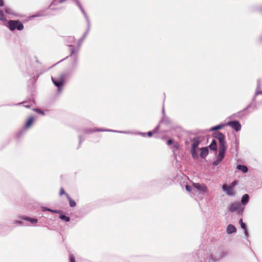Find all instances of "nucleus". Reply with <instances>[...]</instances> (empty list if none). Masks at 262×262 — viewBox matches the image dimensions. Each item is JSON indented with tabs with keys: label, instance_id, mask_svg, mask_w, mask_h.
<instances>
[{
	"label": "nucleus",
	"instance_id": "24",
	"mask_svg": "<svg viewBox=\"0 0 262 262\" xmlns=\"http://www.w3.org/2000/svg\"><path fill=\"white\" fill-rule=\"evenodd\" d=\"M209 147L211 150L216 151V142L215 140H212Z\"/></svg>",
	"mask_w": 262,
	"mask_h": 262
},
{
	"label": "nucleus",
	"instance_id": "46",
	"mask_svg": "<svg viewBox=\"0 0 262 262\" xmlns=\"http://www.w3.org/2000/svg\"><path fill=\"white\" fill-rule=\"evenodd\" d=\"M139 134L141 135L142 136H144L145 135V133H139Z\"/></svg>",
	"mask_w": 262,
	"mask_h": 262
},
{
	"label": "nucleus",
	"instance_id": "48",
	"mask_svg": "<svg viewBox=\"0 0 262 262\" xmlns=\"http://www.w3.org/2000/svg\"><path fill=\"white\" fill-rule=\"evenodd\" d=\"M259 39L260 41H262V35L259 36Z\"/></svg>",
	"mask_w": 262,
	"mask_h": 262
},
{
	"label": "nucleus",
	"instance_id": "26",
	"mask_svg": "<svg viewBox=\"0 0 262 262\" xmlns=\"http://www.w3.org/2000/svg\"><path fill=\"white\" fill-rule=\"evenodd\" d=\"M59 218L66 222H69L70 221V219L69 217L67 216L64 214H62L59 215Z\"/></svg>",
	"mask_w": 262,
	"mask_h": 262
},
{
	"label": "nucleus",
	"instance_id": "22",
	"mask_svg": "<svg viewBox=\"0 0 262 262\" xmlns=\"http://www.w3.org/2000/svg\"><path fill=\"white\" fill-rule=\"evenodd\" d=\"M226 126V123L225 124H220L219 125L214 126L210 128V131H214L219 129H221L223 128L224 126Z\"/></svg>",
	"mask_w": 262,
	"mask_h": 262
},
{
	"label": "nucleus",
	"instance_id": "28",
	"mask_svg": "<svg viewBox=\"0 0 262 262\" xmlns=\"http://www.w3.org/2000/svg\"><path fill=\"white\" fill-rule=\"evenodd\" d=\"M239 223L242 229H243L244 230H245L246 229V226L245 224V223L243 222V220L242 219L239 220Z\"/></svg>",
	"mask_w": 262,
	"mask_h": 262
},
{
	"label": "nucleus",
	"instance_id": "15",
	"mask_svg": "<svg viewBox=\"0 0 262 262\" xmlns=\"http://www.w3.org/2000/svg\"><path fill=\"white\" fill-rule=\"evenodd\" d=\"M7 21V16L4 11L0 10V24L6 25Z\"/></svg>",
	"mask_w": 262,
	"mask_h": 262
},
{
	"label": "nucleus",
	"instance_id": "30",
	"mask_svg": "<svg viewBox=\"0 0 262 262\" xmlns=\"http://www.w3.org/2000/svg\"><path fill=\"white\" fill-rule=\"evenodd\" d=\"M42 16V14H40V13H37V14H34V15H33L31 16L30 18H35V17H40V16Z\"/></svg>",
	"mask_w": 262,
	"mask_h": 262
},
{
	"label": "nucleus",
	"instance_id": "42",
	"mask_svg": "<svg viewBox=\"0 0 262 262\" xmlns=\"http://www.w3.org/2000/svg\"><path fill=\"white\" fill-rule=\"evenodd\" d=\"M244 233H245V235L246 237L247 238L248 236V231H247L246 229L245 230H244Z\"/></svg>",
	"mask_w": 262,
	"mask_h": 262
},
{
	"label": "nucleus",
	"instance_id": "25",
	"mask_svg": "<svg viewBox=\"0 0 262 262\" xmlns=\"http://www.w3.org/2000/svg\"><path fill=\"white\" fill-rule=\"evenodd\" d=\"M258 89H259V86L258 85L257 88L256 89V90L255 91V95H254V97L253 98V101H256L257 97L258 95H262V91L259 90Z\"/></svg>",
	"mask_w": 262,
	"mask_h": 262
},
{
	"label": "nucleus",
	"instance_id": "11",
	"mask_svg": "<svg viewBox=\"0 0 262 262\" xmlns=\"http://www.w3.org/2000/svg\"><path fill=\"white\" fill-rule=\"evenodd\" d=\"M4 12L7 15L10 16L11 18H14L18 17L19 16L18 13H17L13 9L9 7H5Z\"/></svg>",
	"mask_w": 262,
	"mask_h": 262
},
{
	"label": "nucleus",
	"instance_id": "16",
	"mask_svg": "<svg viewBox=\"0 0 262 262\" xmlns=\"http://www.w3.org/2000/svg\"><path fill=\"white\" fill-rule=\"evenodd\" d=\"M214 137L216 138L219 142L225 140V136L221 132H217L214 134Z\"/></svg>",
	"mask_w": 262,
	"mask_h": 262
},
{
	"label": "nucleus",
	"instance_id": "47",
	"mask_svg": "<svg viewBox=\"0 0 262 262\" xmlns=\"http://www.w3.org/2000/svg\"><path fill=\"white\" fill-rule=\"evenodd\" d=\"M85 37L82 36V37L81 38V41H83L84 39H85Z\"/></svg>",
	"mask_w": 262,
	"mask_h": 262
},
{
	"label": "nucleus",
	"instance_id": "1",
	"mask_svg": "<svg viewBox=\"0 0 262 262\" xmlns=\"http://www.w3.org/2000/svg\"><path fill=\"white\" fill-rule=\"evenodd\" d=\"M227 255V252L222 248L209 250L204 257L205 262H216Z\"/></svg>",
	"mask_w": 262,
	"mask_h": 262
},
{
	"label": "nucleus",
	"instance_id": "12",
	"mask_svg": "<svg viewBox=\"0 0 262 262\" xmlns=\"http://www.w3.org/2000/svg\"><path fill=\"white\" fill-rule=\"evenodd\" d=\"M67 0H53L51 5L49 6V8L52 10H59L60 8H54V7H57L59 4H62L66 2Z\"/></svg>",
	"mask_w": 262,
	"mask_h": 262
},
{
	"label": "nucleus",
	"instance_id": "27",
	"mask_svg": "<svg viewBox=\"0 0 262 262\" xmlns=\"http://www.w3.org/2000/svg\"><path fill=\"white\" fill-rule=\"evenodd\" d=\"M225 152H219L217 157V159H219V161H222L225 156Z\"/></svg>",
	"mask_w": 262,
	"mask_h": 262
},
{
	"label": "nucleus",
	"instance_id": "7",
	"mask_svg": "<svg viewBox=\"0 0 262 262\" xmlns=\"http://www.w3.org/2000/svg\"><path fill=\"white\" fill-rule=\"evenodd\" d=\"M244 210V207L239 202H234L231 204L230 206V211L231 212H236L238 214H242Z\"/></svg>",
	"mask_w": 262,
	"mask_h": 262
},
{
	"label": "nucleus",
	"instance_id": "31",
	"mask_svg": "<svg viewBox=\"0 0 262 262\" xmlns=\"http://www.w3.org/2000/svg\"><path fill=\"white\" fill-rule=\"evenodd\" d=\"M221 162V161H219V159H217L216 158V160L213 162L212 164L213 165L215 166V165H217L218 164H219Z\"/></svg>",
	"mask_w": 262,
	"mask_h": 262
},
{
	"label": "nucleus",
	"instance_id": "8",
	"mask_svg": "<svg viewBox=\"0 0 262 262\" xmlns=\"http://www.w3.org/2000/svg\"><path fill=\"white\" fill-rule=\"evenodd\" d=\"M95 132H114V133H119L122 134H130V132L128 131H119L113 129H105L101 128H96V129H86L85 130L84 132L85 133L90 134Z\"/></svg>",
	"mask_w": 262,
	"mask_h": 262
},
{
	"label": "nucleus",
	"instance_id": "35",
	"mask_svg": "<svg viewBox=\"0 0 262 262\" xmlns=\"http://www.w3.org/2000/svg\"><path fill=\"white\" fill-rule=\"evenodd\" d=\"M34 111L42 115H44V113L40 109L36 108L34 110Z\"/></svg>",
	"mask_w": 262,
	"mask_h": 262
},
{
	"label": "nucleus",
	"instance_id": "29",
	"mask_svg": "<svg viewBox=\"0 0 262 262\" xmlns=\"http://www.w3.org/2000/svg\"><path fill=\"white\" fill-rule=\"evenodd\" d=\"M179 147V145L177 143H174L172 146V150L173 152L174 153L175 151L177 150Z\"/></svg>",
	"mask_w": 262,
	"mask_h": 262
},
{
	"label": "nucleus",
	"instance_id": "45",
	"mask_svg": "<svg viewBox=\"0 0 262 262\" xmlns=\"http://www.w3.org/2000/svg\"><path fill=\"white\" fill-rule=\"evenodd\" d=\"M83 41H81V38L78 41V46H80Z\"/></svg>",
	"mask_w": 262,
	"mask_h": 262
},
{
	"label": "nucleus",
	"instance_id": "39",
	"mask_svg": "<svg viewBox=\"0 0 262 262\" xmlns=\"http://www.w3.org/2000/svg\"><path fill=\"white\" fill-rule=\"evenodd\" d=\"M42 211H48L50 212V209L47 207H43L41 208Z\"/></svg>",
	"mask_w": 262,
	"mask_h": 262
},
{
	"label": "nucleus",
	"instance_id": "43",
	"mask_svg": "<svg viewBox=\"0 0 262 262\" xmlns=\"http://www.w3.org/2000/svg\"><path fill=\"white\" fill-rule=\"evenodd\" d=\"M236 184H237V183H236V182L235 181H233V182L232 183L231 185H230V186H233V188H234V187L236 185Z\"/></svg>",
	"mask_w": 262,
	"mask_h": 262
},
{
	"label": "nucleus",
	"instance_id": "4",
	"mask_svg": "<svg viewBox=\"0 0 262 262\" xmlns=\"http://www.w3.org/2000/svg\"><path fill=\"white\" fill-rule=\"evenodd\" d=\"M192 186L201 194L208 195L209 193V190L205 184L193 183Z\"/></svg>",
	"mask_w": 262,
	"mask_h": 262
},
{
	"label": "nucleus",
	"instance_id": "10",
	"mask_svg": "<svg viewBox=\"0 0 262 262\" xmlns=\"http://www.w3.org/2000/svg\"><path fill=\"white\" fill-rule=\"evenodd\" d=\"M226 126H230L233 129L238 132L241 130L242 126L239 122L237 120L228 121L226 123Z\"/></svg>",
	"mask_w": 262,
	"mask_h": 262
},
{
	"label": "nucleus",
	"instance_id": "17",
	"mask_svg": "<svg viewBox=\"0 0 262 262\" xmlns=\"http://www.w3.org/2000/svg\"><path fill=\"white\" fill-rule=\"evenodd\" d=\"M34 121V118L33 117H29L28 120L27 121L25 126L24 129H28L33 124Z\"/></svg>",
	"mask_w": 262,
	"mask_h": 262
},
{
	"label": "nucleus",
	"instance_id": "9",
	"mask_svg": "<svg viewBox=\"0 0 262 262\" xmlns=\"http://www.w3.org/2000/svg\"><path fill=\"white\" fill-rule=\"evenodd\" d=\"M223 191L228 195L234 196L235 192L233 186L227 184H224L222 186Z\"/></svg>",
	"mask_w": 262,
	"mask_h": 262
},
{
	"label": "nucleus",
	"instance_id": "32",
	"mask_svg": "<svg viewBox=\"0 0 262 262\" xmlns=\"http://www.w3.org/2000/svg\"><path fill=\"white\" fill-rule=\"evenodd\" d=\"M185 188L186 190L188 192H190L192 190V187L188 185H186Z\"/></svg>",
	"mask_w": 262,
	"mask_h": 262
},
{
	"label": "nucleus",
	"instance_id": "36",
	"mask_svg": "<svg viewBox=\"0 0 262 262\" xmlns=\"http://www.w3.org/2000/svg\"><path fill=\"white\" fill-rule=\"evenodd\" d=\"M50 212H52V213H60L61 211L60 210H53V209H50Z\"/></svg>",
	"mask_w": 262,
	"mask_h": 262
},
{
	"label": "nucleus",
	"instance_id": "41",
	"mask_svg": "<svg viewBox=\"0 0 262 262\" xmlns=\"http://www.w3.org/2000/svg\"><path fill=\"white\" fill-rule=\"evenodd\" d=\"M15 224H18V225H23V222L20 221H16L15 222H14Z\"/></svg>",
	"mask_w": 262,
	"mask_h": 262
},
{
	"label": "nucleus",
	"instance_id": "37",
	"mask_svg": "<svg viewBox=\"0 0 262 262\" xmlns=\"http://www.w3.org/2000/svg\"><path fill=\"white\" fill-rule=\"evenodd\" d=\"M71 55L74 53L75 50L72 46H70Z\"/></svg>",
	"mask_w": 262,
	"mask_h": 262
},
{
	"label": "nucleus",
	"instance_id": "23",
	"mask_svg": "<svg viewBox=\"0 0 262 262\" xmlns=\"http://www.w3.org/2000/svg\"><path fill=\"white\" fill-rule=\"evenodd\" d=\"M236 168L237 169L241 170L244 173L247 172L248 170L247 167L244 165H237Z\"/></svg>",
	"mask_w": 262,
	"mask_h": 262
},
{
	"label": "nucleus",
	"instance_id": "21",
	"mask_svg": "<svg viewBox=\"0 0 262 262\" xmlns=\"http://www.w3.org/2000/svg\"><path fill=\"white\" fill-rule=\"evenodd\" d=\"M66 196L69 201L70 206L71 207H75L76 205V203L75 202V201L72 199L68 194H66Z\"/></svg>",
	"mask_w": 262,
	"mask_h": 262
},
{
	"label": "nucleus",
	"instance_id": "40",
	"mask_svg": "<svg viewBox=\"0 0 262 262\" xmlns=\"http://www.w3.org/2000/svg\"><path fill=\"white\" fill-rule=\"evenodd\" d=\"M5 5L4 0H0V7H2Z\"/></svg>",
	"mask_w": 262,
	"mask_h": 262
},
{
	"label": "nucleus",
	"instance_id": "3",
	"mask_svg": "<svg viewBox=\"0 0 262 262\" xmlns=\"http://www.w3.org/2000/svg\"><path fill=\"white\" fill-rule=\"evenodd\" d=\"M5 25L11 31H14L15 30L21 31L24 28V25L19 20H7V21Z\"/></svg>",
	"mask_w": 262,
	"mask_h": 262
},
{
	"label": "nucleus",
	"instance_id": "38",
	"mask_svg": "<svg viewBox=\"0 0 262 262\" xmlns=\"http://www.w3.org/2000/svg\"><path fill=\"white\" fill-rule=\"evenodd\" d=\"M173 143V141L172 139H169L167 141V144L168 145H170L172 144Z\"/></svg>",
	"mask_w": 262,
	"mask_h": 262
},
{
	"label": "nucleus",
	"instance_id": "5",
	"mask_svg": "<svg viewBox=\"0 0 262 262\" xmlns=\"http://www.w3.org/2000/svg\"><path fill=\"white\" fill-rule=\"evenodd\" d=\"M191 141V154L193 159H196L199 158L196 148L201 143V140L199 138H194Z\"/></svg>",
	"mask_w": 262,
	"mask_h": 262
},
{
	"label": "nucleus",
	"instance_id": "14",
	"mask_svg": "<svg viewBox=\"0 0 262 262\" xmlns=\"http://www.w3.org/2000/svg\"><path fill=\"white\" fill-rule=\"evenodd\" d=\"M227 145L225 140L219 142V152H226L227 150Z\"/></svg>",
	"mask_w": 262,
	"mask_h": 262
},
{
	"label": "nucleus",
	"instance_id": "44",
	"mask_svg": "<svg viewBox=\"0 0 262 262\" xmlns=\"http://www.w3.org/2000/svg\"><path fill=\"white\" fill-rule=\"evenodd\" d=\"M152 132H148L147 133V136L148 137H151L152 136Z\"/></svg>",
	"mask_w": 262,
	"mask_h": 262
},
{
	"label": "nucleus",
	"instance_id": "2",
	"mask_svg": "<svg viewBox=\"0 0 262 262\" xmlns=\"http://www.w3.org/2000/svg\"><path fill=\"white\" fill-rule=\"evenodd\" d=\"M72 74V72L67 71L62 73L57 77H52V81L57 88L58 92H61L64 84L66 78Z\"/></svg>",
	"mask_w": 262,
	"mask_h": 262
},
{
	"label": "nucleus",
	"instance_id": "18",
	"mask_svg": "<svg viewBox=\"0 0 262 262\" xmlns=\"http://www.w3.org/2000/svg\"><path fill=\"white\" fill-rule=\"evenodd\" d=\"M249 201V196L248 194H245L243 195L241 199V203L243 206H245L247 205Z\"/></svg>",
	"mask_w": 262,
	"mask_h": 262
},
{
	"label": "nucleus",
	"instance_id": "6",
	"mask_svg": "<svg viewBox=\"0 0 262 262\" xmlns=\"http://www.w3.org/2000/svg\"><path fill=\"white\" fill-rule=\"evenodd\" d=\"M74 2L76 4L77 6L79 8V9L81 11L82 13H83V14L85 19L87 21V23H88V28L87 30L86 31V32L83 35V36L86 37V36H87L88 34L89 33V30H90V19H89L87 14L86 13L85 11L83 9V8H82V6L81 5L79 1L78 0H74Z\"/></svg>",
	"mask_w": 262,
	"mask_h": 262
},
{
	"label": "nucleus",
	"instance_id": "33",
	"mask_svg": "<svg viewBox=\"0 0 262 262\" xmlns=\"http://www.w3.org/2000/svg\"><path fill=\"white\" fill-rule=\"evenodd\" d=\"M70 262H75V259L73 254H70Z\"/></svg>",
	"mask_w": 262,
	"mask_h": 262
},
{
	"label": "nucleus",
	"instance_id": "20",
	"mask_svg": "<svg viewBox=\"0 0 262 262\" xmlns=\"http://www.w3.org/2000/svg\"><path fill=\"white\" fill-rule=\"evenodd\" d=\"M236 231V228L231 224L229 225L226 228V232L229 234L235 233Z\"/></svg>",
	"mask_w": 262,
	"mask_h": 262
},
{
	"label": "nucleus",
	"instance_id": "49",
	"mask_svg": "<svg viewBox=\"0 0 262 262\" xmlns=\"http://www.w3.org/2000/svg\"><path fill=\"white\" fill-rule=\"evenodd\" d=\"M24 106H25L26 108H29V107H30L29 105H25Z\"/></svg>",
	"mask_w": 262,
	"mask_h": 262
},
{
	"label": "nucleus",
	"instance_id": "13",
	"mask_svg": "<svg viewBox=\"0 0 262 262\" xmlns=\"http://www.w3.org/2000/svg\"><path fill=\"white\" fill-rule=\"evenodd\" d=\"M18 218L21 219V220H26V221H29V222H30L32 224H36V223H37L38 222V220L37 219H34V218H31V217H28V216H25V215L19 216Z\"/></svg>",
	"mask_w": 262,
	"mask_h": 262
},
{
	"label": "nucleus",
	"instance_id": "19",
	"mask_svg": "<svg viewBox=\"0 0 262 262\" xmlns=\"http://www.w3.org/2000/svg\"><path fill=\"white\" fill-rule=\"evenodd\" d=\"M209 152V150L208 147H202L201 148V154L200 156L202 158H205L208 155Z\"/></svg>",
	"mask_w": 262,
	"mask_h": 262
},
{
	"label": "nucleus",
	"instance_id": "50",
	"mask_svg": "<svg viewBox=\"0 0 262 262\" xmlns=\"http://www.w3.org/2000/svg\"><path fill=\"white\" fill-rule=\"evenodd\" d=\"M19 104H21V103H19L17 104V105H19Z\"/></svg>",
	"mask_w": 262,
	"mask_h": 262
},
{
	"label": "nucleus",
	"instance_id": "34",
	"mask_svg": "<svg viewBox=\"0 0 262 262\" xmlns=\"http://www.w3.org/2000/svg\"><path fill=\"white\" fill-rule=\"evenodd\" d=\"M66 194H67V193L65 192V191H64V190L63 188H61L60 189L59 194H60V195H63V194H65V195H66Z\"/></svg>",
	"mask_w": 262,
	"mask_h": 262
}]
</instances>
